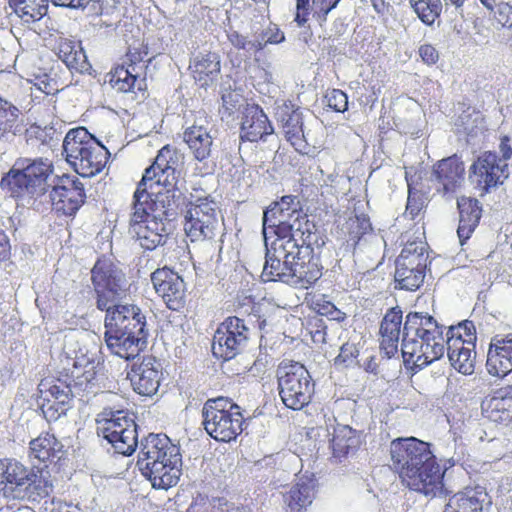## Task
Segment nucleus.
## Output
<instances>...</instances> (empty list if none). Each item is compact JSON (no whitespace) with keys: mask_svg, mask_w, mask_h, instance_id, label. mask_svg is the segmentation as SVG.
<instances>
[{"mask_svg":"<svg viewBox=\"0 0 512 512\" xmlns=\"http://www.w3.org/2000/svg\"><path fill=\"white\" fill-rule=\"evenodd\" d=\"M179 155L170 145L162 147L154 162L145 169L133 195L134 212L131 217V232L140 246L146 250H154L165 243L168 236L166 225L162 218L154 215L157 201L153 195L162 196V191H153L156 187L165 190L166 198H179L182 193L177 190L176 167Z\"/></svg>","mask_w":512,"mask_h":512,"instance_id":"1","label":"nucleus"},{"mask_svg":"<svg viewBox=\"0 0 512 512\" xmlns=\"http://www.w3.org/2000/svg\"><path fill=\"white\" fill-rule=\"evenodd\" d=\"M391 469L403 486L425 496L436 497L444 489L445 469L431 444L416 437H398L390 442Z\"/></svg>","mask_w":512,"mask_h":512,"instance_id":"2","label":"nucleus"},{"mask_svg":"<svg viewBox=\"0 0 512 512\" xmlns=\"http://www.w3.org/2000/svg\"><path fill=\"white\" fill-rule=\"evenodd\" d=\"M99 310L106 313L104 340L110 352L125 360L138 356L147 336L146 317L141 308L117 301Z\"/></svg>","mask_w":512,"mask_h":512,"instance_id":"3","label":"nucleus"},{"mask_svg":"<svg viewBox=\"0 0 512 512\" xmlns=\"http://www.w3.org/2000/svg\"><path fill=\"white\" fill-rule=\"evenodd\" d=\"M402 357L407 369L418 372L445 352L443 329L428 314L410 312L403 324Z\"/></svg>","mask_w":512,"mask_h":512,"instance_id":"4","label":"nucleus"},{"mask_svg":"<svg viewBox=\"0 0 512 512\" xmlns=\"http://www.w3.org/2000/svg\"><path fill=\"white\" fill-rule=\"evenodd\" d=\"M52 487L41 471H35L15 458H0V496L4 499L40 502L50 495Z\"/></svg>","mask_w":512,"mask_h":512,"instance_id":"5","label":"nucleus"},{"mask_svg":"<svg viewBox=\"0 0 512 512\" xmlns=\"http://www.w3.org/2000/svg\"><path fill=\"white\" fill-rule=\"evenodd\" d=\"M66 161L82 177H93L106 166L110 153L84 127L71 129L63 141Z\"/></svg>","mask_w":512,"mask_h":512,"instance_id":"6","label":"nucleus"},{"mask_svg":"<svg viewBox=\"0 0 512 512\" xmlns=\"http://www.w3.org/2000/svg\"><path fill=\"white\" fill-rule=\"evenodd\" d=\"M202 426L215 441L229 443L243 432L245 422L241 407L231 398H209L201 410Z\"/></svg>","mask_w":512,"mask_h":512,"instance_id":"7","label":"nucleus"},{"mask_svg":"<svg viewBox=\"0 0 512 512\" xmlns=\"http://www.w3.org/2000/svg\"><path fill=\"white\" fill-rule=\"evenodd\" d=\"M276 377L279 396L286 408L299 411L312 402L316 385L303 364L283 361L277 367Z\"/></svg>","mask_w":512,"mask_h":512,"instance_id":"8","label":"nucleus"},{"mask_svg":"<svg viewBox=\"0 0 512 512\" xmlns=\"http://www.w3.org/2000/svg\"><path fill=\"white\" fill-rule=\"evenodd\" d=\"M54 167L49 159H19L15 165L3 175L0 187L11 197L20 199L26 195H34L42 190Z\"/></svg>","mask_w":512,"mask_h":512,"instance_id":"9","label":"nucleus"},{"mask_svg":"<svg viewBox=\"0 0 512 512\" xmlns=\"http://www.w3.org/2000/svg\"><path fill=\"white\" fill-rule=\"evenodd\" d=\"M183 229L191 242L213 240L220 228L218 207L209 195L194 196L185 203Z\"/></svg>","mask_w":512,"mask_h":512,"instance_id":"10","label":"nucleus"},{"mask_svg":"<svg viewBox=\"0 0 512 512\" xmlns=\"http://www.w3.org/2000/svg\"><path fill=\"white\" fill-rule=\"evenodd\" d=\"M97 309L109 307L125 294V274L109 258L99 257L91 269Z\"/></svg>","mask_w":512,"mask_h":512,"instance_id":"11","label":"nucleus"},{"mask_svg":"<svg viewBox=\"0 0 512 512\" xmlns=\"http://www.w3.org/2000/svg\"><path fill=\"white\" fill-rule=\"evenodd\" d=\"M283 240H272L271 250L275 253L300 252L308 254H319L326 243V235L308 219L297 222V226L284 228Z\"/></svg>","mask_w":512,"mask_h":512,"instance_id":"12","label":"nucleus"},{"mask_svg":"<svg viewBox=\"0 0 512 512\" xmlns=\"http://www.w3.org/2000/svg\"><path fill=\"white\" fill-rule=\"evenodd\" d=\"M98 430L115 452L130 456L138 444L137 425L123 410L111 413L110 418L98 422Z\"/></svg>","mask_w":512,"mask_h":512,"instance_id":"13","label":"nucleus"},{"mask_svg":"<svg viewBox=\"0 0 512 512\" xmlns=\"http://www.w3.org/2000/svg\"><path fill=\"white\" fill-rule=\"evenodd\" d=\"M249 332L243 319L237 316L225 318L218 325L213 336V355L224 361L233 359L246 345Z\"/></svg>","mask_w":512,"mask_h":512,"instance_id":"14","label":"nucleus"},{"mask_svg":"<svg viewBox=\"0 0 512 512\" xmlns=\"http://www.w3.org/2000/svg\"><path fill=\"white\" fill-rule=\"evenodd\" d=\"M72 392L60 378H45L38 384L37 403L48 422L66 415L71 408Z\"/></svg>","mask_w":512,"mask_h":512,"instance_id":"15","label":"nucleus"},{"mask_svg":"<svg viewBox=\"0 0 512 512\" xmlns=\"http://www.w3.org/2000/svg\"><path fill=\"white\" fill-rule=\"evenodd\" d=\"M469 173L471 181L483 194L503 184L509 176L508 165L491 151L478 156L470 166Z\"/></svg>","mask_w":512,"mask_h":512,"instance_id":"16","label":"nucleus"},{"mask_svg":"<svg viewBox=\"0 0 512 512\" xmlns=\"http://www.w3.org/2000/svg\"><path fill=\"white\" fill-rule=\"evenodd\" d=\"M162 378V364L152 355H145L133 362L127 372L133 391L145 397H152L157 393Z\"/></svg>","mask_w":512,"mask_h":512,"instance_id":"17","label":"nucleus"},{"mask_svg":"<svg viewBox=\"0 0 512 512\" xmlns=\"http://www.w3.org/2000/svg\"><path fill=\"white\" fill-rule=\"evenodd\" d=\"M53 209L65 216L74 215L86 200L84 185L73 175L63 174L50 192Z\"/></svg>","mask_w":512,"mask_h":512,"instance_id":"18","label":"nucleus"},{"mask_svg":"<svg viewBox=\"0 0 512 512\" xmlns=\"http://www.w3.org/2000/svg\"><path fill=\"white\" fill-rule=\"evenodd\" d=\"M151 282L170 310L180 311L185 307V283L178 273L167 267L159 268L151 274Z\"/></svg>","mask_w":512,"mask_h":512,"instance_id":"19","label":"nucleus"},{"mask_svg":"<svg viewBox=\"0 0 512 512\" xmlns=\"http://www.w3.org/2000/svg\"><path fill=\"white\" fill-rule=\"evenodd\" d=\"M279 257L286 259V264L291 265V283L300 288H309L315 284L323 274V266L319 254H308L300 252L276 253Z\"/></svg>","mask_w":512,"mask_h":512,"instance_id":"20","label":"nucleus"},{"mask_svg":"<svg viewBox=\"0 0 512 512\" xmlns=\"http://www.w3.org/2000/svg\"><path fill=\"white\" fill-rule=\"evenodd\" d=\"M465 178V165L461 157L453 154L438 160L432 166L431 180L443 195L455 193Z\"/></svg>","mask_w":512,"mask_h":512,"instance_id":"21","label":"nucleus"},{"mask_svg":"<svg viewBox=\"0 0 512 512\" xmlns=\"http://www.w3.org/2000/svg\"><path fill=\"white\" fill-rule=\"evenodd\" d=\"M485 367L490 376L498 379L512 372V332L496 334L490 339Z\"/></svg>","mask_w":512,"mask_h":512,"instance_id":"22","label":"nucleus"},{"mask_svg":"<svg viewBox=\"0 0 512 512\" xmlns=\"http://www.w3.org/2000/svg\"><path fill=\"white\" fill-rule=\"evenodd\" d=\"M274 133V127L263 108L247 104L242 111L239 138L241 142L265 141Z\"/></svg>","mask_w":512,"mask_h":512,"instance_id":"23","label":"nucleus"},{"mask_svg":"<svg viewBox=\"0 0 512 512\" xmlns=\"http://www.w3.org/2000/svg\"><path fill=\"white\" fill-rule=\"evenodd\" d=\"M188 71L199 88L208 89L217 82L221 74V56L211 50L195 53L189 60Z\"/></svg>","mask_w":512,"mask_h":512,"instance_id":"24","label":"nucleus"},{"mask_svg":"<svg viewBox=\"0 0 512 512\" xmlns=\"http://www.w3.org/2000/svg\"><path fill=\"white\" fill-rule=\"evenodd\" d=\"M97 374V367L93 362L75 361L63 375L66 378L63 382L69 385L71 392L74 389L82 396L96 395L100 390Z\"/></svg>","mask_w":512,"mask_h":512,"instance_id":"25","label":"nucleus"},{"mask_svg":"<svg viewBox=\"0 0 512 512\" xmlns=\"http://www.w3.org/2000/svg\"><path fill=\"white\" fill-rule=\"evenodd\" d=\"M181 454L176 457L164 458L142 466V473L156 489L167 490L178 483L180 477Z\"/></svg>","mask_w":512,"mask_h":512,"instance_id":"26","label":"nucleus"},{"mask_svg":"<svg viewBox=\"0 0 512 512\" xmlns=\"http://www.w3.org/2000/svg\"><path fill=\"white\" fill-rule=\"evenodd\" d=\"M317 487L314 478H300L283 494L285 512H306L316 498Z\"/></svg>","mask_w":512,"mask_h":512,"instance_id":"27","label":"nucleus"},{"mask_svg":"<svg viewBox=\"0 0 512 512\" xmlns=\"http://www.w3.org/2000/svg\"><path fill=\"white\" fill-rule=\"evenodd\" d=\"M180 454V449L165 434H149L140 442L139 463L142 465L173 458Z\"/></svg>","mask_w":512,"mask_h":512,"instance_id":"28","label":"nucleus"},{"mask_svg":"<svg viewBox=\"0 0 512 512\" xmlns=\"http://www.w3.org/2000/svg\"><path fill=\"white\" fill-rule=\"evenodd\" d=\"M403 321V313L397 308L389 309L380 324V350L390 359L398 352V344Z\"/></svg>","mask_w":512,"mask_h":512,"instance_id":"29","label":"nucleus"},{"mask_svg":"<svg viewBox=\"0 0 512 512\" xmlns=\"http://www.w3.org/2000/svg\"><path fill=\"white\" fill-rule=\"evenodd\" d=\"M457 208L459 212L457 235L460 244L463 246L471 238L480 223L482 205L476 198L461 196L457 200Z\"/></svg>","mask_w":512,"mask_h":512,"instance_id":"30","label":"nucleus"},{"mask_svg":"<svg viewBox=\"0 0 512 512\" xmlns=\"http://www.w3.org/2000/svg\"><path fill=\"white\" fill-rule=\"evenodd\" d=\"M489 495L483 487H466L452 495L443 512H483L489 504Z\"/></svg>","mask_w":512,"mask_h":512,"instance_id":"31","label":"nucleus"},{"mask_svg":"<svg viewBox=\"0 0 512 512\" xmlns=\"http://www.w3.org/2000/svg\"><path fill=\"white\" fill-rule=\"evenodd\" d=\"M286 140L299 152L306 148L302 113L298 107L284 105L280 114Z\"/></svg>","mask_w":512,"mask_h":512,"instance_id":"32","label":"nucleus"},{"mask_svg":"<svg viewBox=\"0 0 512 512\" xmlns=\"http://www.w3.org/2000/svg\"><path fill=\"white\" fill-rule=\"evenodd\" d=\"M183 140L197 161H205L211 156L213 138L207 127L198 124L187 127L183 133Z\"/></svg>","mask_w":512,"mask_h":512,"instance_id":"33","label":"nucleus"},{"mask_svg":"<svg viewBox=\"0 0 512 512\" xmlns=\"http://www.w3.org/2000/svg\"><path fill=\"white\" fill-rule=\"evenodd\" d=\"M284 204L285 201H276L264 211L263 234L266 244L270 238H273V240H283L284 233H282V229L293 227L287 221L289 217L284 214Z\"/></svg>","mask_w":512,"mask_h":512,"instance_id":"34","label":"nucleus"},{"mask_svg":"<svg viewBox=\"0 0 512 512\" xmlns=\"http://www.w3.org/2000/svg\"><path fill=\"white\" fill-rule=\"evenodd\" d=\"M483 406L492 421L504 424L512 422V400L502 387L486 397Z\"/></svg>","mask_w":512,"mask_h":512,"instance_id":"35","label":"nucleus"},{"mask_svg":"<svg viewBox=\"0 0 512 512\" xmlns=\"http://www.w3.org/2000/svg\"><path fill=\"white\" fill-rule=\"evenodd\" d=\"M62 447L60 441L53 434L42 433L30 442V457L47 466L48 463L59 459L58 454Z\"/></svg>","mask_w":512,"mask_h":512,"instance_id":"36","label":"nucleus"},{"mask_svg":"<svg viewBox=\"0 0 512 512\" xmlns=\"http://www.w3.org/2000/svg\"><path fill=\"white\" fill-rule=\"evenodd\" d=\"M149 57V47L143 38H133L128 42L122 64L146 78Z\"/></svg>","mask_w":512,"mask_h":512,"instance_id":"37","label":"nucleus"},{"mask_svg":"<svg viewBox=\"0 0 512 512\" xmlns=\"http://www.w3.org/2000/svg\"><path fill=\"white\" fill-rule=\"evenodd\" d=\"M129 70L130 68L123 64L115 66L110 72L109 83L111 86L125 93L133 91L135 88L138 91H146V78L139 73H135V71Z\"/></svg>","mask_w":512,"mask_h":512,"instance_id":"38","label":"nucleus"},{"mask_svg":"<svg viewBox=\"0 0 512 512\" xmlns=\"http://www.w3.org/2000/svg\"><path fill=\"white\" fill-rule=\"evenodd\" d=\"M360 444L357 431L348 425L337 424L333 429L330 447L336 458L346 457L351 451L358 448Z\"/></svg>","mask_w":512,"mask_h":512,"instance_id":"39","label":"nucleus"},{"mask_svg":"<svg viewBox=\"0 0 512 512\" xmlns=\"http://www.w3.org/2000/svg\"><path fill=\"white\" fill-rule=\"evenodd\" d=\"M57 54L71 70L84 73L91 68L80 43H76L69 39H62L58 44Z\"/></svg>","mask_w":512,"mask_h":512,"instance_id":"40","label":"nucleus"},{"mask_svg":"<svg viewBox=\"0 0 512 512\" xmlns=\"http://www.w3.org/2000/svg\"><path fill=\"white\" fill-rule=\"evenodd\" d=\"M427 255L422 242L407 243L396 260V267L413 269L425 274Z\"/></svg>","mask_w":512,"mask_h":512,"instance_id":"41","label":"nucleus"},{"mask_svg":"<svg viewBox=\"0 0 512 512\" xmlns=\"http://www.w3.org/2000/svg\"><path fill=\"white\" fill-rule=\"evenodd\" d=\"M9 5L23 23L40 20L48 9V0H9Z\"/></svg>","mask_w":512,"mask_h":512,"instance_id":"42","label":"nucleus"},{"mask_svg":"<svg viewBox=\"0 0 512 512\" xmlns=\"http://www.w3.org/2000/svg\"><path fill=\"white\" fill-rule=\"evenodd\" d=\"M20 110L6 99L0 97V139L16 135L19 127Z\"/></svg>","mask_w":512,"mask_h":512,"instance_id":"43","label":"nucleus"},{"mask_svg":"<svg viewBox=\"0 0 512 512\" xmlns=\"http://www.w3.org/2000/svg\"><path fill=\"white\" fill-rule=\"evenodd\" d=\"M409 4L420 21L427 26H432L443 11L441 0H409Z\"/></svg>","mask_w":512,"mask_h":512,"instance_id":"44","label":"nucleus"},{"mask_svg":"<svg viewBox=\"0 0 512 512\" xmlns=\"http://www.w3.org/2000/svg\"><path fill=\"white\" fill-rule=\"evenodd\" d=\"M291 265L286 264V259L279 257L273 251V257H269L263 268V275L267 281L291 282Z\"/></svg>","mask_w":512,"mask_h":512,"instance_id":"45","label":"nucleus"},{"mask_svg":"<svg viewBox=\"0 0 512 512\" xmlns=\"http://www.w3.org/2000/svg\"><path fill=\"white\" fill-rule=\"evenodd\" d=\"M452 367L463 375H472L476 365L475 348L468 347V350L459 351L454 355H448Z\"/></svg>","mask_w":512,"mask_h":512,"instance_id":"46","label":"nucleus"},{"mask_svg":"<svg viewBox=\"0 0 512 512\" xmlns=\"http://www.w3.org/2000/svg\"><path fill=\"white\" fill-rule=\"evenodd\" d=\"M424 278L425 274H422V272L404 267H396L395 281L401 289L415 291L423 284Z\"/></svg>","mask_w":512,"mask_h":512,"instance_id":"47","label":"nucleus"},{"mask_svg":"<svg viewBox=\"0 0 512 512\" xmlns=\"http://www.w3.org/2000/svg\"><path fill=\"white\" fill-rule=\"evenodd\" d=\"M310 307L319 315L330 317L334 320L340 318L341 311L337 309L333 302L328 300L326 295L314 296L311 299Z\"/></svg>","mask_w":512,"mask_h":512,"instance_id":"48","label":"nucleus"},{"mask_svg":"<svg viewBox=\"0 0 512 512\" xmlns=\"http://www.w3.org/2000/svg\"><path fill=\"white\" fill-rule=\"evenodd\" d=\"M372 232V224L366 214L356 215L349 226L350 239L358 243L363 236Z\"/></svg>","mask_w":512,"mask_h":512,"instance_id":"49","label":"nucleus"},{"mask_svg":"<svg viewBox=\"0 0 512 512\" xmlns=\"http://www.w3.org/2000/svg\"><path fill=\"white\" fill-rule=\"evenodd\" d=\"M324 102L327 107L338 113H344L348 109V96L340 89H328L324 94Z\"/></svg>","mask_w":512,"mask_h":512,"instance_id":"50","label":"nucleus"},{"mask_svg":"<svg viewBox=\"0 0 512 512\" xmlns=\"http://www.w3.org/2000/svg\"><path fill=\"white\" fill-rule=\"evenodd\" d=\"M457 337V340H463V343H467L469 337L472 338V343H476L477 335L476 329L472 321L465 320L456 326H451L447 332V337Z\"/></svg>","mask_w":512,"mask_h":512,"instance_id":"51","label":"nucleus"},{"mask_svg":"<svg viewBox=\"0 0 512 512\" xmlns=\"http://www.w3.org/2000/svg\"><path fill=\"white\" fill-rule=\"evenodd\" d=\"M425 197L421 191L412 188L408 183V198L406 204V214L410 216L411 219L416 218L421 210L424 208Z\"/></svg>","mask_w":512,"mask_h":512,"instance_id":"52","label":"nucleus"},{"mask_svg":"<svg viewBox=\"0 0 512 512\" xmlns=\"http://www.w3.org/2000/svg\"><path fill=\"white\" fill-rule=\"evenodd\" d=\"M494 17L503 27L512 28V5L509 2H495Z\"/></svg>","mask_w":512,"mask_h":512,"instance_id":"53","label":"nucleus"},{"mask_svg":"<svg viewBox=\"0 0 512 512\" xmlns=\"http://www.w3.org/2000/svg\"><path fill=\"white\" fill-rule=\"evenodd\" d=\"M421 60L428 66L434 65L439 61L438 50L431 44H422L418 49Z\"/></svg>","mask_w":512,"mask_h":512,"instance_id":"54","label":"nucleus"},{"mask_svg":"<svg viewBox=\"0 0 512 512\" xmlns=\"http://www.w3.org/2000/svg\"><path fill=\"white\" fill-rule=\"evenodd\" d=\"M309 2L310 0H296V12L294 21L299 27H303L309 19Z\"/></svg>","mask_w":512,"mask_h":512,"instance_id":"55","label":"nucleus"},{"mask_svg":"<svg viewBox=\"0 0 512 512\" xmlns=\"http://www.w3.org/2000/svg\"><path fill=\"white\" fill-rule=\"evenodd\" d=\"M447 344V355H454L455 353L459 351H465L468 350V347L476 348V343H472V338L469 337L468 342L465 344L463 343V340H457V337H447L446 340Z\"/></svg>","mask_w":512,"mask_h":512,"instance_id":"56","label":"nucleus"},{"mask_svg":"<svg viewBox=\"0 0 512 512\" xmlns=\"http://www.w3.org/2000/svg\"><path fill=\"white\" fill-rule=\"evenodd\" d=\"M340 0H312L316 13L324 20L327 14L334 9Z\"/></svg>","mask_w":512,"mask_h":512,"instance_id":"57","label":"nucleus"},{"mask_svg":"<svg viewBox=\"0 0 512 512\" xmlns=\"http://www.w3.org/2000/svg\"><path fill=\"white\" fill-rule=\"evenodd\" d=\"M11 246L5 231L0 229V261H5L10 257Z\"/></svg>","mask_w":512,"mask_h":512,"instance_id":"58","label":"nucleus"},{"mask_svg":"<svg viewBox=\"0 0 512 512\" xmlns=\"http://www.w3.org/2000/svg\"><path fill=\"white\" fill-rule=\"evenodd\" d=\"M227 38L229 42L236 48V49H245L246 45L248 43L247 38L240 34L237 31H230L227 34Z\"/></svg>","mask_w":512,"mask_h":512,"instance_id":"59","label":"nucleus"},{"mask_svg":"<svg viewBox=\"0 0 512 512\" xmlns=\"http://www.w3.org/2000/svg\"><path fill=\"white\" fill-rule=\"evenodd\" d=\"M499 149L502 155V162L511 158L512 156V147L510 145V138L507 135H504L500 139Z\"/></svg>","mask_w":512,"mask_h":512,"instance_id":"60","label":"nucleus"},{"mask_svg":"<svg viewBox=\"0 0 512 512\" xmlns=\"http://www.w3.org/2000/svg\"><path fill=\"white\" fill-rule=\"evenodd\" d=\"M266 42L271 44H278L281 43L285 37L284 33L280 31L277 27L269 28L266 32Z\"/></svg>","mask_w":512,"mask_h":512,"instance_id":"61","label":"nucleus"},{"mask_svg":"<svg viewBox=\"0 0 512 512\" xmlns=\"http://www.w3.org/2000/svg\"><path fill=\"white\" fill-rule=\"evenodd\" d=\"M352 347L348 344H344L341 347L339 355L335 358V364H344L355 357L351 351Z\"/></svg>","mask_w":512,"mask_h":512,"instance_id":"62","label":"nucleus"},{"mask_svg":"<svg viewBox=\"0 0 512 512\" xmlns=\"http://www.w3.org/2000/svg\"><path fill=\"white\" fill-rule=\"evenodd\" d=\"M48 512H71L70 506L62 501L52 499L49 507H45Z\"/></svg>","mask_w":512,"mask_h":512,"instance_id":"63","label":"nucleus"},{"mask_svg":"<svg viewBox=\"0 0 512 512\" xmlns=\"http://www.w3.org/2000/svg\"><path fill=\"white\" fill-rule=\"evenodd\" d=\"M56 6L78 8L84 6L88 0H51Z\"/></svg>","mask_w":512,"mask_h":512,"instance_id":"64","label":"nucleus"}]
</instances>
